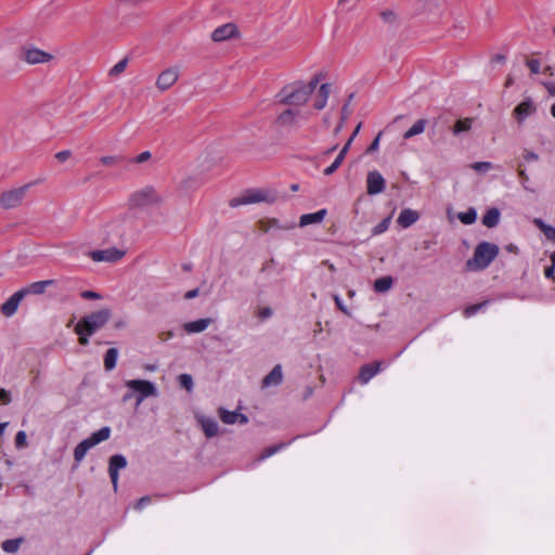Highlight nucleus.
I'll use <instances>...</instances> for the list:
<instances>
[{
    "mask_svg": "<svg viewBox=\"0 0 555 555\" xmlns=\"http://www.w3.org/2000/svg\"><path fill=\"white\" fill-rule=\"evenodd\" d=\"M266 198L267 197H266L263 192L258 191V190H253V191L246 192L241 197L234 198L232 201L231 205L232 206H237V205H246V204L260 203V202L266 201Z\"/></svg>",
    "mask_w": 555,
    "mask_h": 555,
    "instance_id": "obj_18",
    "label": "nucleus"
},
{
    "mask_svg": "<svg viewBox=\"0 0 555 555\" xmlns=\"http://www.w3.org/2000/svg\"><path fill=\"white\" fill-rule=\"evenodd\" d=\"M211 323V319H198L196 321L184 323L183 328L189 334L202 333L204 332Z\"/></svg>",
    "mask_w": 555,
    "mask_h": 555,
    "instance_id": "obj_25",
    "label": "nucleus"
},
{
    "mask_svg": "<svg viewBox=\"0 0 555 555\" xmlns=\"http://www.w3.org/2000/svg\"><path fill=\"white\" fill-rule=\"evenodd\" d=\"M70 157V152L65 150V151H61L59 153L55 154V158L59 160V162H65L67 160L68 158Z\"/></svg>",
    "mask_w": 555,
    "mask_h": 555,
    "instance_id": "obj_53",
    "label": "nucleus"
},
{
    "mask_svg": "<svg viewBox=\"0 0 555 555\" xmlns=\"http://www.w3.org/2000/svg\"><path fill=\"white\" fill-rule=\"evenodd\" d=\"M219 416H220V420L224 424H235V423L246 424L248 422V418L246 415L241 414L236 411H228L222 408L219 409Z\"/></svg>",
    "mask_w": 555,
    "mask_h": 555,
    "instance_id": "obj_19",
    "label": "nucleus"
},
{
    "mask_svg": "<svg viewBox=\"0 0 555 555\" xmlns=\"http://www.w3.org/2000/svg\"><path fill=\"white\" fill-rule=\"evenodd\" d=\"M179 384L182 388L191 391L193 389V378L190 374H181L178 377Z\"/></svg>",
    "mask_w": 555,
    "mask_h": 555,
    "instance_id": "obj_41",
    "label": "nucleus"
},
{
    "mask_svg": "<svg viewBox=\"0 0 555 555\" xmlns=\"http://www.w3.org/2000/svg\"><path fill=\"white\" fill-rule=\"evenodd\" d=\"M500 211L496 208H490L482 217V224L487 228H494L500 221Z\"/></svg>",
    "mask_w": 555,
    "mask_h": 555,
    "instance_id": "obj_27",
    "label": "nucleus"
},
{
    "mask_svg": "<svg viewBox=\"0 0 555 555\" xmlns=\"http://www.w3.org/2000/svg\"><path fill=\"white\" fill-rule=\"evenodd\" d=\"M425 126H426V120H424V119L417 120L410 129H408L404 132L403 138L410 139L414 135L423 133L425 130Z\"/></svg>",
    "mask_w": 555,
    "mask_h": 555,
    "instance_id": "obj_31",
    "label": "nucleus"
},
{
    "mask_svg": "<svg viewBox=\"0 0 555 555\" xmlns=\"http://www.w3.org/2000/svg\"><path fill=\"white\" fill-rule=\"evenodd\" d=\"M75 333L79 336V344L82 346H86L89 344V336L92 334L85 333L83 331L79 330V325L76 324L75 326Z\"/></svg>",
    "mask_w": 555,
    "mask_h": 555,
    "instance_id": "obj_44",
    "label": "nucleus"
},
{
    "mask_svg": "<svg viewBox=\"0 0 555 555\" xmlns=\"http://www.w3.org/2000/svg\"><path fill=\"white\" fill-rule=\"evenodd\" d=\"M347 153H348L347 151L341 149L339 151L338 155L336 156V159L339 160L343 164Z\"/></svg>",
    "mask_w": 555,
    "mask_h": 555,
    "instance_id": "obj_63",
    "label": "nucleus"
},
{
    "mask_svg": "<svg viewBox=\"0 0 555 555\" xmlns=\"http://www.w3.org/2000/svg\"><path fill=\"white\" fill-rule=\"evenodd\" d=\"M393 285V279L389 275L379 278L374 282V291L376 293H386Z\"/></svg>",
    "mask_w": 555,
    "mask_h": 555,
    "instance_id": "obj_28",
    "label": "nucleus"
},
{
    "mask_svg": "<svg viewBox=\"0 0 555 555\" xmlns=\"http://www.w3.org/2000/svg\"><path fill=\"white\" fill-rule=\"evenodd\" d=\"M273 314V311L270 307H262V308H259L256 312V315L260 319V320H267L269 318H271Z\"/></svg>",
    "mask_w": 555,
    "mask_h": 555,
    "instance_id": "obj_43",
    "label": "nucleus"
},
{
    "mask_svg": "<svg viewBox=\"0 0 555 555\" xmlns=\"http://www.w3.org/2000/svg\"><path fill=\"white\" fill-rule=\"evenodd\" d=\"M152 503V496H142L135 504V509L138 511H141L143 509L146 505L151 504Z\"/></svg>",
    "mask_w": 555,
    "mask_h": 555,
    "instance_id": "obj_46",
    "label": "nucleus"
},
{
    "mask_svg": "<svg viewBox=\"0 0 555 555\" xmlns=\"http://www.w3.org/2000/svg\"><path fill=\"white\" fill-rule=\"evenodd\" d=\"M518 175H519V177H520V178H521V180H522V182H521V183H522L524 188H525V189H527V186H526V182L528 181V179H529V178H528V176H527L526 171H525L524 169H520V168H519V169H518Z\"/></svg>",
    "mask_w": 555,
    "mask_h": 555,
    "instance_id": "obj_60",
    "label": "nucleus"
},
{
    "mask_svg": "<svg viewBox=\"0 0 555 555\" xmlns=\"http://www.w3.org/2000/svg\"><path fill=\"white\" fill-rule=\"evenodd\" d=\"M15 448L18 450H22L28 446L27 442V435L24 430L17 431L15 439H14Z\"/></svg>",
    "mask_w": 555,
    "mask_h": 555,
    "instance_id": "obj_39",
    "label": "nucleus"
},
{
    "mask_svg": "<svg viewBox=\"0 0 555 555\" xmlns=\"http://www.w3.org/2000/svg\"><path fill=\"white\" fill-rule=\"evenodd\" d=\"M472 169L479 173H486L489 170L495 168V166L490 162H476L470 165Z\"/></svg>",
    "mask_w": 555,
    "mask_h": 555,
    "instance_id": "obj_38",
    "label": "nucleus"
},
{
    "mask_svg": "<svg viewBox=\"0 0 555 555\" xmlns=\"http://www.w3.org/2000/svg\"><path fill=\"white\" fill-rule=\"evenodd\" d=\"M282 380H283L282 366L280 364H276L271 370V372L267 376H264V378L262 379V387L267 388V387L278 386L282 383Z\"/></svg>",
    "mask_w": 555,
    "mask_h": 555,
    "instance_id": "obj_21",
    "label": "nucleus"
},
{
    "mask_svg": "<svg viewBox=\"0 0 555 555\" xmlns=\"http://www.w3.org/2000/svg\"><path fill=\"white\" fill-rule=\"evenodd\" d=\"M524 158L527 160V162H534V160H538L539 159V156L537 153L534 152H531V151H526L524 153Z\"/></svg>",
    "mask_w": 555,
    "mask_h": 555,
    "instance_id": "obj_56",
    "label": "nucleus"
},
{
    "mask_svg": "<svg viewBox=\"0 0 555 555\" xmlns=\"http://www.w3.org/2000/svg\"><path fill=\"white\" fill-rule=\"evenodd\" d=\"M81 297L85 299H93V300H98V299L102 298V296L99 293H95L93 291H83L81 293Z\"/></svg>",
    "mask_w": 555,
    "mask_h": 555,
    "instance_id": "obj_51",
    "label": "nucleus"
},
{
    "mask_svg": "<svg viewBox=\"0 0 555 555\" xmlns=\"http://www.w3.org/2000/svg\"><path fill=\"white\" fill-rule=\"evenodd\" d=\"M379 16H380V18L383 20L384 23L389 24V25L397 24L398 20H399L397 12L395 10H391V9L383 10L379 13Z\"/></svg>",
    "mask_w": 555,
    "mask_h": 555,
    "instance_id": "obj_35",
    "label": "nucleus"
},
{
    "mask_svg": "<svg viewBox=\"0 0 555 555\" xmlns=\"http://www.w3.org/2000/svg\"><path fill=\"white\" fill-rule=\"evenodd\" d=\"M487 305V301L475 304L466 307L463 311V315L465 318H472L475 315L478 311H480L485 306Z\"/></svg>",
    "mask_w": 555,
    "mask_h": 555,
    "instance_id": "obj_40",
    "label": "nucleus"
},
{
    "mask_svg": "<svg viewBox=\"0 0 555 555\" xmlns=\"http://www.w3.org/2000/svg\"><path fill=\"white\" fill-rule=\"evenodd\" d=\"M180 76L179 67L171 66L162 70L155 81V86L160 92L169 90L176 85Z\"/></svg>",
    "mask_w": 555,
    "mask_h": 555,
    "instance_id": "obj_9",
    "label": "nucleus"
},
{
    "mask_svg": "<svg viewBox=\"0 0 555 555\" xmlns=\"http://www.w3.org/2000/svg\"><path fill=\"white\" fill-rule=\"evenodd\" d=\"M238 35H240L238 28L234 23H225L223 25L218 26L211 33V40L214 42H223L225 40L236 38V37H238Z\"/></svg>",
    "mask_w": 555,
    "mask_h": 555,
    "instance_id": "obj_11",
    "label": "nucleus"
},
{
    "mask_svg": "<svg viewBox=\"0 0 555 555\" xmlns=\"http://www.w3.org/2000/svg\"><path fill=\"white\" fill-rule=\"evenodd\" d=\"M544 86L552 95H555V83L546 82Z\"/></svg>",
    "mask_w": 555,
    "mask_h": 555,
    "instance_id": "obj_61",
    "label": "nucleus"
},
{
    "mask_svg": "<svg viewBox=\"0 0 555 555\" xmlns=\"http://www.w3.org/2000/svg\"><path fill=\"white\" fill-rule=\"evenodd\" d=\"M23 539L18 538V539H11V540H5L3 543H2V550L7 553H15L18 551L20 546H21V543H22Z\"/></svg>",
    "mask_w": 555,
    "mask_h": 555,
    "instance_id": "obj_36",
    "label": "nucleus"
},
{
    "mask_svg": "<svg viewBox=\"0 0 555 555\" xmlns=\"http://www.w3.org/2000/svg\"><path fill=\"white\" fill-rule=\"evenodd\" d=\"M125 387H130L135 396V406L139 408L146 399L158 397V389L155 383L147 379H127Z\"/></svg>",
    "mask_w": 555,
    "mask_h": 555,
    "instance_id": "obj_3",
    "label": "nucleus"
},
{
    "mask_svg": "<svg viewBox=\"0 0 555 555\" xmlns=\"http://www.w3.org/2000/svg\"><path fill=\"white\" fill-rule=\"evenodd\" d=\"M457 218L464 224H473L477 219V211L475 208H469L466 211L459 212Z\"/></svg>",
    "mask_w": 555,
    "mask_h": 555,
    "instance_id": "obj_33",
    "label": "nucleus"
},
{
    "mask_svg": "<svg viewBox=\"0 0 555 555\" xmlns=\"http://www.w3.org/2000/svg\"><path fill=\"white\" fill-rule=\"evenodd\" d=\"M127 466V460L121 454H115L111 456L109 463H108V474L112 480V485L114 490H117L118 487V477H119V469H122Z\"/></svg>",
    "mask_w": 555,
    "mask_h": 555,
    "instance_id": "obj_12",
    "label": "nucleus"
},
{
    "mask_svg": "<svg viewBox=\"0 0 555 555\" xmlns=\"http://www.w3.org/2000/svg\"><path fill=\"white\" fill-rule=\"evenodd\" d=\"M111 310L104 308L81 318L78 321L77 325H79V330L83 331L85 333L94 334L103 326H105V324L111 320Z\"/></svg>",
    "mask_w": 555,
    "mask_h": 555,
    "instance_id": "obj_4",
    "label": "nucleus"
},
{
    "mask_svg": "<svg viewBox=\"0 0 555 555\" xmlns=\"http://www.w3.org/2000/svg\"><path fill=\"white\" fill-rule=\"evenodd\" d=\"M418 218L420 215L417 211L411 208H404L400 211L397 222L400 227L406 229L411 227L413 223H415L418 220Z\"/></svg>",
    "mask_w": 555,
    "mask_h": 555,
    "instance_id": "obj_20",
    "label": "nucleus"
},
{
    "mask_svg": "<svg viewBox=\"0 0 555 555\" xmlns=\"http://www.w3.org/2000/svg\"><path fill=\"white\" fill-rule=\"evenodd\" d=\"M127 391L122 396V402H128L130 400L135 401L134 392H132V389L130 387H126Z\"/></svg>",
    "mask_w": 555,
    "mask_h": 555,
    "instance_id": "obj_54",
    "label": "nucleus"
},
{
    "mask_svg": "<svg viewBox=\"0 0 555 555\" xmlns=\"http://www.w3.org/2000/svg\"><path fill=\"white\" fill-rule=\"evenodd\" d=\"M21 59L27 64L36 65L50 62L53 55L38 48L27 47L21 50Z\"/></svg>",
    "mask_w": 555,
    "mask_h": 555,
    "instance_id": "obj_10",
    "label": "nucleus"
},
{
    "mask_svg": "<svg viewBox=\"0 0 555 555\" xmlns=\"http://www.w3.org/2000/svg\"><path fill=\"white\" fill-rule=\"evenodd\" d=\"M537 111L535 104L531 99L520 102L514 109L518 122H522L527 117L533 115Z\"/></svg>",
    "mask_w": 555,
    "mask_h": 555,
    "instance_id": "obj_17",
    "label": "nucleus"
},
{
    "mask_svg": "<svg viewBox=\"0 0 555 555\" xmlns=\"http://www.w3.org/2000/svg\"><path fill=\"white\" fill-rule=\"evenodd\" d=\"M129 63L128 57L121 59L119 62H117L109 70L108 76L112 78L119 77L127 68Z\"/></svg>",
    "mask_w": 555,
    "mask_h": 555,
    "instance_id": "obj_32",
    "label": "nucleus"
},
{
    "mask_svg": "<svg viewBox=\"0 0 555 555\" xmlns=\"http://www.w3.org/2000/svg\"><path fill=\"white\" fill-rule=\"evenodd\" d=\"M554 272H555V264L552 262V266L545 269L544 275L547 279H552L554 276Z\"/></svg>",
    "mask_w": 555,
    "mask_h": 555,
    "instance_id": "obj_58",
    "label": "nucleus"
},
{
    "mask_svg": "<svg viewBox=\"0 0 555 555\" xmlns=\"http://www.w3.org/2000/svg\"><path fill=\"white\" fill-rule=\"evenodd\" d=\"M111 436V428L108 426L102 427L98 431L91 434L90 437L83 439L78 443L74 450V459L80 463L86 456L87 452L96 444L107 440Z\"/></svg>",
    "mask_w": 555,
    "mask_h": 555,
    "instance_id": "obj_5",
    "label": "nucleus"
},
{
    "mask_svg": "<svg viewBox=\"0 0 555 555\" xmlns=\"http://www.w3.org/2000/svg\"><path fill=\"white\" fill-rule=\"evenodd\" d=\"M334 301L337 306V308L345 314L350 315V311L347 309V307L344 305L341 298L338 295L334 296Z\"/></svg>",
    "mask_w": 555,
    "mask_h": 555,
    "instance_id": "obj_49",
    "label": "nucleus"
},
{
    "mask_svg": "<svg viewBox=\"0 0 555 555\" xmlns=\"http://www.w3.org/2000/svg\"><path fill=\"white\" fill-rule=\"evenodd\" d=\"M384 367V363L376 361L373 363L364 364L360 367L359 380L361 384H367L376 374Z\"/></svg>",
    "mask_w": 555,
    "mask_h": 555,
    "instance_id": "obj_15",
    "label": "nucleus"
},
{
    "mask_svg": "<svg viewBox=\"0 0 555 555\" xmlns=\"http://www.w3.org/2000/svg\"><path fill=\"white\" fill-rule=\"evenodd\" d=\"M0 401L2 404H9L11 401L9 392L3 388L0 389Z\"/></svg>",
    "mask_w": 555,
    "mask_h": 555,
    "instance_id": "obj_55",
    "label": "nucleus"
},
{
    "mask_svg": "<svg viewBox=\"0 0 555 555\" xmlns=\"http://www.w3.org/2000/svg\"><path fill=\"white\" fill-rule=\"evenodd\" d=\"M24 297V293H22L21 289L17 291L11 297H9L5 302L2 304L1 312L8 318L12 317L17 311L18 306Z\"/></svg>",
    "mask_w": 555,
    "mask_h": 555,
    "instance_id": "obj_16",
    "label": "nucleus"
},
{
    "mask_svg": "<svg viewBox=\"0 0 555 555\" xmlns=\"http://www.w3.org/2000/svg\"><path fill=\"white\" fill-rule=\"evenodd\" d=\"M116 160V157L114 156H104L101 158V163L103 165H113Z\"/></svg>",
    "mask_w": 555,
    "mask_h": 555,
    "instance_id": "obj_59",
    "label": "nucleus"
},
{
    "mask_svg": "<svg viewBox=\"0 0 555 555\" xmlns=\"http://www.w3.org/2000/svg\"><path fill=\"white\" fill-rule=\"evenodd\" d=\"M129 202L133 207H144L160 203L162 197L153 186H145L132 193Z\"/></svg>",
    "mask_w": 555,
    "mask_h": 555,
    "instance_id": "obj_6",
    "label": "nucleus"
},
{
    "mask_svg": "<svg viewBox=\"0 0 555 555\" xmlns=\"http://www.w3.org/2000/svg\"><path fill=\"white\" fill-rule=\"evenodd\" d=\"M198 294H199V289L198 288H194V289L188 291L184 294V298L185 299H193V298L197 297Z\"/></svg>",
    "mask_w": 555,
    "mask_h": 555,
    "instance_id": "obj_57",
    "label": "nucleus"
},
{
    "mask_svg": "<svg viewBox=\"0 0 555 555\" xmlns=\"http://www.w3.org/2000/svg\"><path fill=\"white\" fill-rule=\"evenodd\" d=\"M197 421L207 438H212L218 435L219 427L215 420L199 416L197 417Z\"/></svg>",
    "mask_w": 555,
    "mask_h": 555,
    "instance_id": "obj_22",
    "label": "nucleus"
},
{
    "mask_svg": "<svg viewBox=\"0 0 555 555\" xmlns=\"http://www.w3.org/2000/svg\"><path fill=\"white\" fill-rule=\"evenodd\" d=\"M54 284V281L53 280H44V281H38V282H34L31 284H29L28 286H26L25 288H22V293H24V296H26L27 294H34V295H39V294H43L47 289L48 286H51Z\"/></svg>",
    "mask_w": 555,
    "mask_h": 555,
    "instance_id": "obj_24",
    "label": "nucleus"
},
{
    "mask_svg": "<svg viewBox=\"0 0 555 555\" xmlns=\"http://www.w3.org/2000/svg\"><path fill=\"white\" fill-rule=\"evenodd\" d=\"M340 165H341V163L335 158V160L328 167H326L324 169V175L325 176L333 175L340 167Z\"/></svg>",
    "mask_w": 555,
    "mask_h": 555,
    "instance_id": "obj_45",
    "label": "nucleus"
},
{
    "mask_svg": "<svg viewBox=\"0 0 555 555\" xmlns=\"http://www.w3.org/2000/svg\"><path fill=\"white\" fill-rule=\"evenodd\" d=\"M472 125H473L472 118L460 119L455 122V125L453 127V133L455 135H457L462 132H466L472 128Z\"/></svg>",
    "mask_w": 555,
    "mask_h": 555,
    "instance_id": "obj_34",
    "label": "nucleus"
},
{
    "mask_svg": "<svg viewBox=\"0 0 555 555\" xmlns=\"http://www.w3.org/2000/svg\"><path fill=\"white\" fill-rule=\"evenodd\" d=\"M380 137H382V132H379L376 135V138L373 140V142L370 144V146L366 150L367 153H373L378 150Z\"/></svg>",
    "mask_w": 555,
    "mask_h": 555,
    "instance_id": "obj_52",
    "label": "nucleus"
},
{
    "mask_svg": "<svg viewBox=\"0 0 555 555\" xmlns=\"http://www.w3.org/2000/svg\"><path fill=\"white\" fill-rule=\"evenodd\" d=\"M330 89L331 87L328 83L321 85L313 102V106L315 109L320 111L326 106L327 99L330 95Z\"/></svg>",
    "mask_w": 555,
    "mask_h": 555,
    "instance_id": "obj_26",
    "label": "nucleus"
},
{
    "mask_svg": "<svg viewBox=\"0 0 555 555\" xmlns=\"http://www.w3.org/2000/svg\"><path fill=\"white\" fill-rule=\"evenodd\" d=\"M29 185H22L13 190L5 191L1 194L0 204L4 209H12L22 204Z\"/></svg>",
    "mask_w": 555,
    "mask_h": 555,
    "instance_id": "obj_7",
    "label": "nucleus"
},
{
    "mask_svg": "<svg viewBox=\"0 0 555 555\" xmlns=\"http://www.w3.org/2000/svg\"><path fill=\"white\" fill-rule=\"evenodd\" d=\"M347 153H348L347 151L341 149L339 151L338 155L336 156V159L339 160L343 164Z\"/></svg>",
    "mask_w": 555,
    "mask_h": 555,
    "instance_id": "obj_62",
    "label": "nucleus"
},
{
    "mask_svg": "<svg viewBox=\"0 0 555 555\" xmlns=\"http://www.w3.org/2000/svg\"><path fill=\"white\" fill-rule=\"evenodd\" d=\"M269 225L263 228V231H269L271 229H279V230H292L296 227L294 222H288L285 224H280L278 220L272 219L268 221Z\"/></svg>",
    "mask_w": 555,
    "mask_h": 555,
    "instance_id": "obj_37",
    "label": "nucleus"
},
{
    "mask_svg": "<svg viewBox=\"0 0 555 555\" xmlns=\"http://www.w3.org/2000/svg\"><path fill=\"white\" fill-rule=\"evenodd\" d=\"M390 220V217L385 218L383 221H380L377 225L373 228L372 233L374 235L384 233L389 228Z\"/></svg>",
    "mask_w": 555,
    "mask_h": 555,
    "instance_id": "obj_42",
    "label": "nucleus"
},
{
    "mask_svg": "<svg viewBox=\"0 0 555 555\" xmlns=\"http://www.w3.org/2000/svg\"><path fill=\"white\" fill-rule=\"evenodd\" d=\"M309 118V112L298 108H287L278 116V122L284 127H298Z\"/></svg>",
    "mask_w": 555,
    "mask_h": 555,
    "instance_id": "obj_8",
    "label": "nucleus"
},
{
    "mask_svg": "<svg viewBox=\"0 0 555 555\" xmlns=\"http://www.w3.org/2000/svg\"><path fill=\"white\" fill-rule=\"evenodd\" d=\"M527 66L532 74H538L540 72L541 64L538 60L532 59L527 62Z\"/></svg>",
    "mask_w": 555,
    "mask_h": 555,
    "instance_id": "obj_47",
    "label": "nucleus"
},
{
    "mask_svg": "<svg viewBox=\"0 0 555 555\" xmlns=\"http://www.w3.org/2000/svg\"><path fill=\"white\" fill-rule=\"evenodd\" d=\"M289 443H284V442H281V443H278V444H274V446H271V447H268L266 448L262 453L259 455V457L257 459L258 462H261V461H264L266 459L274 455L275 453H278L279 451H281L282 449H284L285 447H287Z\"/></svg>",
    "mask_w": 555,
    "mask_h": 555,
    "instance_id": "obj_30",
    "label": "nucleus"
},
{
    "mask_svg": "<svg viewBox=\"0 0 555 555\" xmlns=\"http://www.w3.org/2000/svg\"><path fill=\"white\" fill-rule=\"evenodd\" d=\"M386 182L383 176L376 171H370L366 177V191L369 195H376L384 192Z\"/></svg>",
    "mask_w": 555,
    "mask_h": 555,
    "instance_id": "obj_13",
    "label": "nucleus"
},
{
    "mask_svg": "<svg viewBox=\"0 0 555 555\" xmlns=\"http://www.w3.org/2000/svg\"><path fill=\"white\" fill-rule=\"evenodd\" d=\"M118 358V350L116 348H109L104 356V367L106 371L115 369Z\"/></svg>",
    "mask_w": 555,
    "mask_h": 555,
    "instance_id": "obj_29",
    "label": "nucleus"
},
{
    "mask_svg": "<svg viewBox=\"0 0 555 555\" xmlns=\"http://www.w3.org/2000/svg\"><path fill=\"white\" fill-rule=\"evenodd\" d=\"M319 80L317 78L307 83L297 82L285 86L276 95L280 103L291 106H300L308 102L315 90Z\"/></svg>",
    "mask_w": 555,
    "mask_h": 555,
    "instance_id": "obj_1",
    "label": "nucleus"
},
{
    "mask_svg": "<svg viewBox=\"0 0 555 555\" xmlns=\"http://www.w3.org/2000/svg\"><path fill=\"white\" fill-rule=\"evenodd\" d=\"M151 157H152L151 152L145 151V152L140 153L138 156H135L133 162L137 164H142V163L149 160Z\"/></svg>",
    "mask_w": 555,
    "mask_h": 555,
    "instance_id": "obj_48",
    "label": "nucleus"
},
{
    "mask_svg": "<svg viewBox=\"0 0 555 555\" xmlns=\"http://www.w3.org/2000/svg\"><path fill=\"white\" fill-rule=\"evenodd\" d=\"M125 255V251L119 250L117 248H108L104 250H94L91 253V258L93 261L101 262H116L120 260Z\"/></svg>",
    "mask_w": 555,
    "mask_h": 555,
    "instance_id": "obj_14",
    "label": "nucleus"
},
{
    "mask_svg": "<svg viewBox=\"0 0 555 555\" xmlns=\"http://www.w3.org/2000/svg\"><path fill=\"white\" fill-rule=\"evenodd\" d=\"M547 240L555 241V228L546 224L542 230Z\"/></svg>",
    "mask_w": 555,
    "mask_h": 555,
    "instance_id": "obj_50",
    "label": "nucleus"
},
{
    "mask_svg": "<svg viewBox=\"0 0 555 555\" xmlns=\"http://www.w3.org/2000/svg\"><path fill=\"white\" fill-rule=\"evenodd\" d=\"M534 224L542 231L544 229V227L546 225V223H544L541 219H534L533 220Z\"/></svg>",
    "mask_w": 555,
    "mask_h": 555,
    "instance_id": "obj_64",
    "label": "nucleus"
},
{
    "mask_svg": "<svg viewBox=\"0 0 555 555\" xmlns=\"http://www.w3.org/2000/svg\"><path fill=\"white\" fill-rule=\"evenodd\" d=\"M326 215V209H320L315 212L305 214L300 217L299 227H307L309 224L321 223Z\"/></svg>",
    "mask_w": 555,
    "mask_h": 555,
    "instance_id": "obj_23",
    "label": "nucleus"
},
{
    "mask_svg": "<svg viewBox=\"0 0 555 555\" xmlns=\"http://www.w3.org/2000/svg\"><path fill=\"white\" fill-rule=\"evenodd\" d=\"M498 255V245L489 242H481L476 246L473 258L467 260L466 267L470 271L483 270L490 266Z\"/></svg>",
    "mask_w": 555,
    "mask_h": 555,
    "instance_id": "obj_2",
    "label": "nucleus"
}]
</instances>
